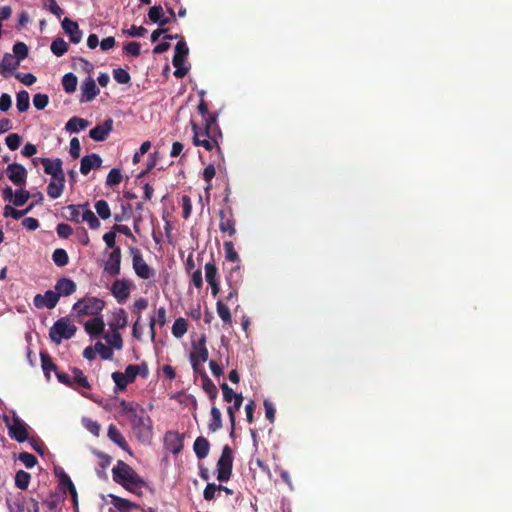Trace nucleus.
<instances>
[{"instance_id": "10", "label": "nucleus", "mask_w": 512, "mask_h": 512, "mask_svg": "<svg viewBox=\"0 0 512 512\" xmlns=\"http://www.w3.org/2000/svg\"><path fill=\"white\" fill-rule=\"evenodd\" d=\"M6 175L15 186H25L28 172L25 166L13 162L6 167Z\"/></svg>"}, {"instance_id": "37", "label": "nucleus", "mask_w": 512, "mask_h": 512, "mask_svg": "<svg viewBox=\"0 0 512 512\" xmlns=\"http://www.w3.org/2000/svg\"><path fill=\"white\" fill-rule=\"evenodd\" d=\"M82 221H86L91 230H98L101 227V221L88 207L82 210Z\"/></svg>"}, {"instance_id": "6", "label": "nucleus", "mask_w": 512, "mask_h": 512, "mask_svg": "<svg viewBox=\"0 0 512 512\" xmlns=\"http://www.w3.org/2000/svg\"><path fill=\"white\" fill-rule=\"evenodd\" d=\"M233 450L226 444L222 448L220 459L217 461V480L227 482L230 480L233 471Z\"/></svg>"}, {"instance_id": "24", "label": "nucleus", "mask_w": 512, "mask_h": 512, "mask_svg": "<svg viewBox=\"0 0 512 512\" xmlns=\"http://www.w3.org/2000/svg\"><path fill=\"white\" fill-rule=\"evenodd\" d=\"M84 328L86 333L90 336H98L101 335L105 330V322L103 318L95 316L92 319L86 321Z\"/></svg>"}, {"instance_id": "42", "label": "nucleus", "mask_w": 512, "mask_h": 512, "mask_svg": "<svg viewBox=\"0 0 512 512\" xmlns=\"http://www.w3.org/2000/svg\"><path fill=\"white\" fill-rule=\"evenodd\" d=\"M40 356L43 372L47 378H50V371H54L56 373L58 371L57 366L54 364L48 352L42 351Z\"/></svg>"}, {"instance_id": "39", "label": "nucleus", "mask_w": 512, "mask_h": 512, "mask_svg": "<svg viewBox=\"0 0 512 512\" xmlns=\"http://www.w3.org/2000/svg\"><path fill=\"white\" fill-rule=\"evenodd\" d=\"M216 162L218 165H220V163H221V161H218L216 158L212 162V164L207 165L202 172V178L207 183V186L205 188L206 191H209V189H211V187H212L211 181L216 176V167H215Z\"/></svg>"}, {"instance_id": "58", "label": "nucleus", "mask_w": 512, "mask_h": 512, "mask_svg": "<svg viewBox=\"0 0 512 512\" xmlns=\"http://www.w3.org/2000/svg\"><path fill=\"white\" fill-rule=\"evenodd\" d=\"M43 7L48 9L57 18H61L62 14H64L63 9L60 8L56 0H43Z\"/></svg>"}, {"instance_id": "55", "label": "nucleus", "mask_w": 512, "mask_h": 512, "mask_svg": "<svg viewBox=\"0 0 512 512\" xmlns=\"http://www.w3.org/2000/svg\"><path fill=\"white\" fill-rule=\"evenodd\" d=\"M225 257L227 260L237 263L239 261V253L235 251L234 243L231 241L224 242Z\"/></svg>"}, {"instance_id": "60", "label": "nucleus", "mask_w": 512, "mask_h": 512, "mask_svg": "<svg viewBox=\"0 0 512 512\" xmlns=\"http://www.w3.org/2000/svg\"><path fill=\"white\" fill-rule=\"evenodd\" d=\"M29 198H30L29 191L17 190V191H15V195L13 198V204L15 206H22L28 202Z\"/></svg>"}, {"instance_id": "57", "label": "nucleus", "mask_w": 512, "mask_h": 512, "mask_svg": "<svg viewBox=\"0 0 512 512\" xmlns=\"http://www.w3.org/2000/svg\"><path fill=\"white\" fill-rule=\"evenodd\" d=\"M123 51L126 55L138 57L141 55V44L137 41H130L123 47Z\"/></svg>"}, {"instance_id": "7", "label": "nucleus", "mask_w": 512, "mask_h": 512, "mask_svg": "<svg viewBox=\"0 0 512 512\" xmlns=\"http://www.w3.org/2000/svg\"><path fill=\"white\" fill-rule=\"evenodd\" d=\"M209 352L206 345V336H202L198 343L193 344V350L190 354V362L195 373L204 372L201 365L207 362Z\"/></svg>"}, {"instance_id": "27", "label": "nucleus", "mask_w": 512, "mask_h": 512, "mask_svg": "<svg viewBox=\"0 0 512 512\" xmlns=\"http://www.w3.org/2000/svg\"><path fill=\"white\" fill-rule=\"evenodd\" d=\"M19 67V61H16L15 56L8 54V52L2 57L0 61V73L3 77L7 78L8 73L13 72Z\"/></svg>"}, {"instance_id": "3", "label": "nucleus", "mask_w": 512, "mask_h": 512, "mask_svg": "<svg viewBox=\"0 0 512 512\" xmlns=\"http://www.w3.org/2000/svg\"><path fill=\"white\" fill-rule=\"evenodd\" d=\"M105 308V301L99 297H83L72 306V311L77 313V317H83V315H91L95 317L103 311Z\"/></svg>"}, {"instance_id": "25", "label": "nucleus", "mask_w": 512, "mask_h": 512, "mask_svg": "<svg viewBox=\"0 0 512 512\" xmlns=\"http://www.w3.org/2000/svg\"><path fill=\"white\" fill-rule=\"evenodd\" d=\"M148 18L152 23H157L159 26H166L170 23V18L164 17L162 4H155L148 9Z\"/></svg>"}, {"instance_id": "33", "label": "nucleus", "mask_w": 512, "mask_h": 512, "mask_svg": "<svg viewBox=\"0 0 512 512\" xmlns=\"http://www.w3.org/2000/svg\"><path fill=\"white\" fill-rule=\"evenodd\" d=\"M202 377V389L206 391V393L209 396V399L214 404L215 399L218 395V389L216 388L215 383L211 380L210 377H208L206 372H201Z\"/></svg>"}, {"instance_id": "12", "label": "nucleus", "mask_w": 512, "mask_h": 512, "mask_svg": "<svg viewBox=\"0 0 512 512\" xmlns=\"http://www.w3.org/2000/svg\"><path fill=\"white\" fill-rule=\"evenodd\" d=\"M184 434L175 431H168L164 435V444L166 449L172 454L181 453L184 446Z\"/></svg>"}, {"instance_id": "21", "label": "nucleus", "mask_w": 512, "mask_h": 512, "mask_svg": "<svg viewBox=\"0 0 512 512\" xmlns=\"http://www.w3.org/2000/svg\"><path fill=\"white\" fill-rule=\"evenodd\" d=\"M101 165L102 159L99 154L85 155L81 159L80 172L82 175H88L93 168H100Z\"/></svg>"}, {"instance_id": "64", "label": "nucleus", "mask_w": 512, "mask_h": 512, "mask_svg": "<svg viewBox=\"0 0 512 512\" xmlns=\"http://www.w3.org/2000/svg\"><path fill=\"white\" fill-rule=\"evenodd\" d=\"M56 232L60 238H69L73 233V227L69 224H65V222H60V224L56 226Z\"/></svg>"}, {"instance_id": "45", "label": "nucleus", "mask_w": 512, "mask_h": 512, "mask_svg": "<svg viewBox=\"0 0 512 512\" xmlns=\"http://www.w3.org/2000/svg\"><path fill=\"white\" fill-rule=\"evenodd\" d=\"M112 504L121 512H126L128 510L135 509L138 506L136 503L131 502V500L122 497H113Z\"/></svg>"}, {"instance_id": "43", "label": "nucleus", "mask_w": 512, "mask_h": 512, "mask_svg": "<svg viewBox=\"0 0 512 512\" xmlns=\"http://www.w3.org/2000/svg\"><path fill=\"white\" fill-rule=\"evenodd\" d=\"M50 50L55 56L61 57L69 50V44L62 38H56L51 42Z\"/></svg>"}, {"instance_id": "22", "label": "nucleus", "mask_w": 512, "mask_h": 512, "mask_svg": "<svg viewBox=\"0 0 512 512\" xmlns=\"http://www.w3.org/2000/svg\"><path fill=\"white\" fill-rule=\"evenodd\" d=\"M217 131V134L219 137H223V134L221 132V128L219 127L217 123V116H209L207 118V123H204V128H200L198 125V135L201 139H207L209 135H211L213 132Z\"/></svg>"}, {"instance_id": "62", "label": "nucleus", "mask_w": 512, "mask_h": 512, "mask_svg": "<svg viewBox=\"0 0 512 512\" xmlns=\"http://www.w3.org/2000/svg\"><path fill=\"white\" fill-rule=\"evenodd\" d=\"M19 460L28 468L32 469L33 466L38 462L36 456L28 452H22L19 454Z\"/></svg>"}, {"instance_id": "52", "label": "nucleus", "mask_w": 512, "mask_h": 512, "mask_svg": "<svg viewBox=\"0 0 512 512\" xmlns=\"http://www.w3.org/2000/svg\"><path fill=\"white\" fill-rule=\"evenodd\" d=\"M16 106L20 112L29 110V94L26 90H20L16 95Z\"/></svg>"}, {"instance_id": "15", "label": "nucleus", "mask_w": 512, "mask_h": 512, "mask_svg": "<svg viewBox=\"0 0 512 512\" xmlns=\"http://www.w3.org/2000/svg\"><path fill=\"white\" fill-rule=\"evenodd\" d=\"M220 231L227 232L228 236L233 237L236 233L235 219L231 208L220 210Z\"/></svg>"}, {"instance_id": "44", "label": "nucleus", "mask_w": 512, "mask_h": 512, "mask_svg": "<svg viewBox=\"0 0 512 512\" xmlns=\"http://www.w3.org/2000/svg\"><path fill=\"white\" fill-rule=\"evenodd\" d=\"M243 274L240 265H236L231 268L230 271L226 275V280L228 281V285H237L239 286L242 282Z\"/></svg>"}, {"instance_id": "1", "label": "nucleus", "mask_w": 512, "mask_h": 512, "mask_svg": "<svg viewBox=\"0 0 512 512\" xmlns=\"http://www.w3.org/2000/svg\"><path fill=\"white\" fill-rule=\"evenodd\" d=\"M130 426L140 443H150L153 438V421L141 405L136 404L129 416Z\"/></svg>"}, {"instance_id": "59", "label": "nucleus", "mask_w": 512, "mask_h": 512, "mask_svg": "<svg viewBox=\"0 0 512 512\" xmlns=\"http://www.w3.org/2000/svg\"><path fill=\"white\" fill-rule=\"evenodd\" d=\"M96 353H99L100 357L103 359H111L113 358V351L109 346L101 343V341H97L95 344Z\"/></svg>"}, {"instance_id": "13", "label": "nucleus", "mask_w": 512, "mask_h": 512, "mask_svg": "<svg viewBox=\"0 0 512 512\" xmlns=\"http://www.w3.org/2000/svg\"><path fill=\"white\" fill-rule=\"evenodd\" d=\"M47 175H51L52 179L60 178L65 181V172L63 170V162L61 159L51 160L48 158L40 159Z\"/></svg>"}, {"instance_id": "20", "label": "nucleus", "mask_w": 512, "mask_h": 512, "mask_svg": "<svg viewBox=\"0 0 512 512\" xmlns=\"http://www.w3.org/2000/svg\"><path fill=\"white\" fill-rule=\"evenodd\" d=\"M77 290V284L75 281L69 278H60L56 281L55 284V292L56 295L61 296H70Z\"/></svg>"}, {"instance_id": "54", "label": "nucleus", "mask_w": 512, "mask_h": 512, "mask_svg": "<svg viewBox=\"0 0 512 512\" xmlns=\"http://www.w3.org/2000/svg\"><path fill=\"white\" fill-rule=\"evenodd\" d=\"M52 259L58 266H65L69 263V256L64 248H56L52 254Z\"/></svg>"}, {"instance_id": "63", "label": "nucleus", "mask_w": 512, "mask_h": 512, "mask_svg": "<svg viewBox=\"0 0 512 512\" xmlns=\"http://www.w3.org/2000/svg\"><path fill=\"white\" fill-rule=\"evenodd\" d=\"M22 138L17 133H10L6 137V144L10 150H16L21 144Z\"/></svg>"}, {"instance_id": "30", "label": "nucleus", "mask_w": 512, "mask_h": 512, "mask_svg": "<svg viewBox=\"0 0 512 512\" xmlns=\"http://www.w3.org/2000/svg\"><path fill=\"white\" fill-rule=\"evenodd\" d=\"M167 323V311L165 307H159L157 310V317L150 319L149 327L151 333V339L154 340L156 337L155 325L164 326Z\"/></svg>"}, {"instance_id": "53", "label": "nucleus", "mask_w": 512, "mask_h": 512, "mask_svg": "<svg viewBox=\"0 0 512 512\" xmlns=\"http://www.w3.org/2000/svg\"><path fill=\"white\" fill-rule=\"evenodd\" d=\"M112 77L119 84H128L131 81L130 73L121 67L112 70Z\"/></svg>"}, {"instance_id": "46", "label": "nucleus", "mask_w": 512, "mask_h": 512, "mask_svg": "<svg viewBox=\"0 0 512 512\" xmlns=\"http://www.w3.org/2000/svg\"><path fill=\"white\" fill-rule=\"evenodd\" d=\"M95 210L100 219L106 220L111 216L109 203L105 199H100L95 202Z\"/></svg>"}, {"instance_id": "56", "label": "nucleus", "mask_w": 512, "mask_h": 512, "mask_svg": "<svg viewBox=\"0 0 512 512\" xmlns=\"http://www.w3.org/2000/svg\"><path fill=\"white\" fill-rule=\"evenodd\" d=\"M123 181L122 172L119 169H112L109 171L108 176L106 178L107 186H117V184Z\"/></svg>"}, {"instance_id": "50", "label": "nucleus", "mask_w": 512, "mask_h": 512, "mask_svg": "<svg viewBox=\"0 0 512 512\" xmlns=\"http://www.w3.org/2000/svg\"><path fill=\"white\" fill-rule=\"evenodd\" d=\"M216 310H217V313H218L219 317L224 322V324H228V325L232 324L231 312H230L228 306H226L224 304V302L218 301L216 303Z\"/></svg>"}, {"instance_id": "31", "label": "nucleus", "mask_w": 512, "mask_h": 512, "mask_svg": "<svg viewBox=\"0 0 512 512\" xmlns=\"http://www.w3.org/2000/svg\"><path fill=\"white\" fill-rule=\"evenodd\" d=\"M88 203L85 204H69L66 206V210L68 211V215H64L65 219L72 222H82V213L81 209L87 208Z\"/></svg>"}, {"instance_id": "49", "label": "nucleus", "mask_w": 512, "mask_h": 512, "mask_svg": "<svg viewBox=\"0 0 512 512\" xmlns=\"http://www.w3.org/2000/svg\"><path fill=\"white\" fill-rule=\"evenodd\" d=\"M205 276L209 285L210 283L216 282L218 280V269L214 259L205 264Z\"/></svg>"}, {"instance_id": "34", "label": "nucleus", "mask_w": 512, "mask_h": 512, "mask_svg": "<svg viewBox=\"0 0 512 512\" xmlns=\"http://www.w3.org/2000/svg\"><path fill=\"white\" fill-rule=\"evenodd\" d=\"M65 188V181H62L61 178H55L51 180L47 186V194L50 198L56 199L61 197Z\"/></svg>"}, {"instance_id": "16", "label": "nucleus", "mask_w": 512, "mask_h": 512, "mask_svg": "<svg viewBox=\"0 0 512 512\" xmlns=\"http://www.w3.org/2000/svg\"><path fill=\"white\" fill-rule=\"evenodd\" d=\"M59 302V295H56V290H47L44 295L37 294L33 298V304L37 308H55Z\"/></svg>"}, {"instance_id": "14", "label": "nucleus", "mask_w": 512, "mask_h": 512, "mask_svg": "<svg viewBox=\"0 0 512 512\" xmlns=\"http://www.w3.org/2000/svg\"><path fill=\"white\" fill-rule=\"evenodd\" d=\"M121 260V248H114L113 251L109 253L108 259L104 264V270L111 276H118L121 271Z\"/></svg>"}, {"instance_id": "38", "label": "nucleus", "mask_w": 512, "mask_h": 512, "mask_svg": "<svg viewBox=\"0 0 512 512\" xmlns=\"http://www.w3.org/2000/svg\"><path fill=\"white\" fill-rule=\"evenodd\" d=\"M104 337L109 345L114 349H123V338L120 332L116 329H111V333L104 334Z\"/></svg>"}, {"instance_id": "19", "label": "nucleus", "mask_w": 512, "mask_h": 512, "mask_svg": "<svg viewBox=\"0 0 512 512\" xmlns=\"http://www.w3.org/2000/svg\"><path fill=\"white\" fill-rule=\"evenodd\" d=\"M82 96L81 102H90L100 93V89L97 88L95 79L87 77L81 84Z\"/></svg>"}, {"instance_id": "48", "label": "nucleus", "mask_w": 512, "mask_h": 512, "mask_svg": "<svg viewBox=\"0 0 512 512\" xmlns=\"http://www.w3.org/2000/svg\"><path fill=\"white\" fill-rule=\"evenodd\" d=\"M30 479L31 475L29 472L25 470H19L15 474V485L20 489H27L29 487Z\"/></svg>"}, {"instance_id": "32", "label": "nucleus", "mask_w": 512, "mask_h": 512, "mask_svg": "<svg viewBox=\"0 0 512 512\" xmlns=\"http://www.w3.org/2000/svg\"><path fill=\"white\" fill-rule=\"evenodd\" d=\"M89 126V121L85 118L73 116L70 118L65 126V130L70 133H78Z\"/></svg>"}, {"instance_id": "17", "label": "nucleus", "mask_w": 512, "mask_h": 512, "mask_svg": "<svg viewBox=\"0 0 512 512\" xmlns=\"http://www.w3.org/2000/svg\"><path fill=\"white\" fill-rule=\"evenodd\" d=\"M61 24L64 33L68 35V38L72 43H78L83 39V32L79 28L77 22L66 17L62 20Z\"/></svg>"}, {"instance_id": "26", "label": "nucleus", "mask_w": 512, "mask_h": 512, "mask_svg": "<svg viewBox=\"0 0 512 512\" xmlns=\"http://www.w3.org/2000/svg\"><path fill=\"white\" fill-rule=\"evenodd\" d=\"M72 389H91V384L87 377L83 371L77 367L72 368Z\"/></svg>"}, {"instance_id": "2", "label": "nucleus", "mask_w": 512, "mask_h": 512, "mask_svg": "<svg viewBox=\"0 0 512 512\" xmlns=\"http://www.w3.org/2000/svg\"><path fill=\"white\" fill-rule=\"evenodd\" d=\"M113 481L119 483L121 486L130 491H134L132 487L141 488L145 486V480L137 471L132 469L130 465L124 463L123 460H118L112 469Z\"/></svg>"}, {"instance_id": "9", "label": "nucleus", "mask_w": 512, "mask_h": 512, "mask_svg": "<svg viewBox=\"0 0 512 512\" xmlns=\"http://www.w3.org/2000/svg\"><path fill=\"white\" fill-rule=\"evenodd\" d=\"M4 419L7 423L10 438L17 440L19 443L29 439L28 426L20 417L15 416L12 423H8V416H5Z\"/></svg>"}, {"instance_id": "18", "label": "nucleus", "mask_w": 512, "mask_h": 512, "mask_svg": "<svg viewBox=\"0 0 512 512\" xmlns=\"http://www.w3.org/2000/svg\"><path fill=\"white\" fill-rule=\"evenodd\" d=\"M113 131V118H107L101 125L91 128L89 136L95 141H103Z\"/></svg>"}, {"instance_id": "61", "label": "nucleus", "mask_w": 512, "mask_h": 512, "mask_svg": "<svg viewBox=\"0 0 512 512\" xmlns=\"http://www.w3.org/2000/svg\"><path fill=\"white\" fill-rule=\"evenodd\" d=\"M32 101L37 110H43L48 105L49 98L47 94L38 93L33 96Z\"/></svg>"}, {"instance_id": "23", "label": "nucleus", "mask_w": 512, "mask_h": 512, "mask_svg": "<svg viewBox=\"0 0 512 512\" xmlns=\"http://www.w3.org/2000/svg\"><path fill=\"white\" fill-rule=\"evenodd\" d=\"M108 437L110 440H112L113 443L117 444L119 448L126 450L128 453H131V449L125 437L123 436V433H121L118 427L113 425V423L108 426Z\"/></svg>"}, {"instance_id": "35", "label": "nucleus", "mask_w": 512, "mask_h": 512, "mask_svg": "<svg viewBox=\"0 0 512 512\" xmlns=\"http://www.w3.org/2000/svg\"><path fill=\"white\" fill-rule=\"evenodd\" d=\"M243 404V395L238 394L233 398V404L227 407L228 417L231 422V433H234V427H235V414L237 411L241 409V406Z\"/></svg>"}, {"instance_id": "40", "label": "nucleus", "mask_w": 512, "mask_h": 512, "mask_svg": "<svg viewBox=\"0 0 512 512\" xmlns=\"http://www.w3.org/2000/svg\"><path fill=\"white\" fill-rule=\"evenodd\" d=\"M62 85H63L65 93H68V94L74 93L75 90L77 89L78 78L72 72L66 73L63 76Z\"/></svg>"}, {"instance_id": "41", "label": "nucleus", "mask_w": 512, "mask_h": 512, "mask_svg": "<svg viewBox=\"0 0 512 512\" xmlns=\"http://www.w3.org/2000/svg\"><path fill=\"white\" fill-rule=\"evenodd\" d=\"M189 328L188 322L185 318H177L172 325V334L176 339H181L187 333Z\"/></svg>"}, {"instance_id": "29", "label": "nucleus", "mask_w": 512, "mask_h": 512, "mask_svg": "<svg viewBox=\"0 0 512 512\" xmlns=\"http://www.w3.org/2000/svg\"><path fill=\"white\" fill-rule=\"evenodd\" d=\"M223 426L221 410L216 405H212L210 409V420L208 423V429L214 433L219 431Z\"/></svg>"}, {"instance_id": "51", "label": "nucleus", "mask_w": 512, "mask_h": 512, "mask_svg": "<svg viewBox=\"0 0 512 512\" xmlns=\"http://www.w3.org/2000/svg\"><path fill=\"white\" fill-rule=\"evenodd\" d=\"M114 383H115V392L118 393V391H123L125 390L126 386H127V378H126V373L124 372H112V375H111Z\"/></svg>"}, {"instance_id": "5", "label": "nucleus", "mask_w": 512, "mask_h": 512, "mask_svg": "<svg viewBox=\"0 0 512 512\" xmlns=\"http://www.w3.org/2000/svg\"><path fill=\"white\" fill-rule=\"evenodd\" d=\"M190 125L193 130V144L196 146H202L208 151H215V154L217 156L218 161H225L224 154L222 153L219 140L222 139V137H219L217 134V131L213 132L211 136H209L206 139L199 138L198 135V125L196 122L191 121Z\"/></svg>"}, {"instance_id": "11", "label": "nucleus", "mask_w": 512, "mask_h": 512, "mask_svg": "<svg viewBox=\"0 0 512 512\" xmlns=\"http://www.w3.org/2000/svg\"><path fill=\"white\" fill-rule=\"evenodd\" d=\"M113 297L117 302L123 303L128 300L131 293V282L126 279H117L112 282L110 288Z\"/></svg>"}, {"instance_id": "4", "label": "nucleus", "mask_w": 512, "mask_h": 512, "mask_svg": "<svg viewBox=\"0 0 512 512\" xmlns=\"http://www.w3.org/2000/svg\"><path fill=\"white\" fill-rule=\"evenodd\" d=\"M77 331L76 325L71 323L69 317H62L55 321L50 329V340L55 344H61L63 339L69 340Z\"/></svg>"}, {"instance_id": "36", "label": "nucleus", "mask_w": 512, "mask_h": 512, "mask_svg": "<svg viewBox=\"0 0 512 512\" xmlns=\"http://www.w3.org/2000/svg\"><path fill=\"white\" fill-rule=\"evenodd\" d=\"M127 326V313L124 308H119L116 313H114V318L111 323H109L110 329H123Z\"/></svg>"}, {"instance_id": "47", "label": "nucleus", "mask_w": 512, "mask_h": 512, "mask_svg": "<svg viewBox=\"0 0 512 512\" xmlns=\"http://www.w3.org/2000/svg\"><path fill=\"white\" fill-rule=\"evenodd\" d=\"M13 52L15 56V61H19V64L23 59H25L29 55V47L25 44V42L19 41L16 42L13 46Z\"/></svg>"}, {"instance_id": "28", "label": "nucleus", "mask_w": 512, "mask_h": 512, "mask_svg": "<svg viewBox=\"0 0 512 512\" xmlns=\"http://www.w3.org/2000/svg\"><path fill=\"white\" fill-rule=\"evenodd\" d=\"M193 450L198 459H205L210 451V443L208 439L202 436L196 438L193 443Z\"/></svg>"}, {"instance_id": "8", "label": "nucleus", "mask_w": 512, "mask_h": 512, "mask_svg": "<svg viewBox=\"0 0 512 512\" xmlns=\"http://www.w3.org/2000/svg\"><path fill=\"white\" fill-rule=\"evenodd\" d=\"M130 254L132 256L133 269L140 279L147 280L154 275V270L144 260L139 248L130 247Z\"/></svg>"}]
</instances>
